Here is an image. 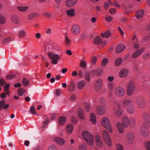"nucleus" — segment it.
I'll use <instances>...</instances> for the list:
<instances>
[{
	"instance_id": "obj_1",
	"label": "nucleus",
	"mask_w": 150,
	"mask_h": 150,
	"mask_svg": "<svg viewBox=\"0 0 150 150\" xmlns=\"http://www.w3.org/2000/svg\"><path fill=\"white\" fill-rule=\"evenodd\" d=\"M82 136L89 145H93L94 142V138L91 133L87 131H85L82 132Z\"/></svg>"
},
{
	"instance_id": "obj_2",
	"label": "nucleus",
	"mask_w": 150,
	"mask_h": 150,
	"mask_svg": "<svg viewBox=\"0 0 150 150\" xmlns=\"http://www.w3.org/2000/svg\"><path fill=\"white\" fill-rule=\"evenodd\" d=\"M101 123L102 125L110 133L112 132V129L111 127L110 122L108 118L103 117L101 120Z\"/></svg>"
},
{
	"instance_id": "obj_3",
	"label": "nucleus",
	"mask_w": 150,
	"mask_h": 150,
	"mask_svg": "<svg viewBox=\"0 0 150 150\" xmlns=\"http://www.w3.org/2000/svg\"><path fill=\"white\" fill-rule=\"evenodd\" d=\"M47 54L49 58L52 59L51 62L52 64H56L57 63L58 61L60 59V56L59 54H55L52 52L48 53Z\"/></svg>"
},
{
	"instance_id": "obj_4",
	"label": "nucleus",
	"mask_w": 150,
	"mask_h": 150,
	"mask_svg": "<svg viewBox=\"0 0 150 150\" xmlns=\"http://www.w3.org/2000/svg\"><path fill=\"white\" fill-rule=\"evenodd\" d=\"M135 88L134 83L132 81L129 82L127 86V95L130 96L133 93Z\"/></svg>"
},
{
	"instance_id": "obj_5",
	"label": "nucleus",
	"mask_w": 150,
	"mask_h": 150,
	"mask_svg": "<svg viewBox=\"0 0 150 150\" xmlns=\"http://www.w3.org/2000/svg\"><path fill=\"white\" fill-rule=\"evenodd\" d=\"M102 136L106 144L109 146H111V140L108 133L105 130H103Z\"/></svg>"
},
{
	"instance_id": "obj_6",
	"label": "nucleus",
	"mask_w": 150,
	"mask_h": 150,
	"mask_svg": "<svg viewBox=\"0 0 150 150\" xmlns=\"http://www.w3.org/2000/svg\"><path fill=\"white\" fill-rule=\"evenodd\" d=\"M115 92L116 95L118 96H122L125 93V90L122 88L117 87L115 89Z\"/></svg>"
},
{
	"instance_id": "obj_7",
	"label": "nucleus",
	"mask_w": 150,
	"mask_h": 150,
	"mask_svg": "<svg viewBox=\"0 0 150 150\" xmlns=\"http://www.w3.org/2000/svg\"><path fill=\"white\" fill-rule=\"evenodd\" d=\"M54 141L57 144L60 145H63L65 143V141L63 138L59 137H54Z\"/></svg>"
},
{
	"instance_id": "obj_8",
	"label": "nucleus",
	"mask_w": 150,
	"mask_h": 150,
	"mask_svg": "<svg viewBox=\"0 0 150 150\" xmlns=\"http://www.w3.org/2000/svg\"><path fill=\"white\" fill-rule=\"evenodd\" d=\"M134 134L132 132H129L127 135L126 140L127 142L131 144L132 143L134 140Z\"/></svg>"
},
{
	"instance_id": "obj_9",
	"label": "nucleus",
	"mask_w": 150,
	"mask_h": 150,
	"mask_svg": "<svg viewBox=\"0 0 150 150\" xmlns=\"http://www.w3.org/2000/svg\"><path fill=\"white\" fill-rule=\"evenodd\" d=\"M103 80L101 79H99L95 84V90L96 91H99L101 89L103 85Z\"/></svg>"
},
{
	"instance_id": "obj_10",
	"label": "nucleus",
	"mask_w": 150,
	"mask_h": 150,
	"mask_svg": "<svg viewBox=\"0 0 150 150\" xmlns=\"http://www.w3.org/2000/svg\"><path fill=\"white\" fill-rule=\"evenodd\" d=\"M144 48H143L140 49L136 50L132 55L133 58H136L142 54L144 51Z\"/></svg>"
},
{
	"instance_id": "obj_11",
	"label": "nucleus",
	"mask_w": 150,
	"mask_h": 150,
	"mask_svg": "<svg viewBox=\"0 0 150 150\" xmlns=\"http://www.w3.org/2000/svg\"><path fill=\"white\" fill-rule=\"evenodd\" d=\"M80 29L78 25L74 24L73 25L71 32L73 34L75 35L77 34L80 33Z\"/></svg>"
},
{
	"instance_id": "obj_12",
	"label": "nucleus",
	"mask_w": 150,
	"mask_h": 150,
	"mask_svg": "<svg viewBox=\"0 0 150 150\" xmlns=\"http://www.w3.org/2000/svg\"><path fill=\"white\" fill-rule=\"evenodd\" d=\"M77 0H66L65 5L69 7H71L74 6L77 3Z\"/></svg>"
},
{
	"instance_id": "obj_13",
	"label": "nucleus",
	"mask_w": 150,
	"mask_h": 150,
	"mask_svg": "<svg viewBox=\"0 0 150 150\" xmlns=\"http://www.w3.org/2000/svg\"><path fill=\"white\" fill-rule=\"evenodd\" d=\"M129 73L128 70L125 69H122L119 73V76L120 78H123L127 76Z\"/></svg>"
},
{
	"instance_id": "obj_14",
	"label": "nucleus",
	"mask_w": 150,
	"mask_h": 150,
	"mask_svg": "<svg viewBox=\"0 0 150 150\" xmlns=\"http://www.w3.org/2000/svg\"><path fill=\"white\" fill-rule=\"evenodd\" d=\"M74 127L71 124H69L66 126L65 128V132L68 134H71L73 132Z\"/></svg>"
},
{
	"instance_id": "obj_15",
	"label": "nucleus",
	"mask_w": 150,
	"mask_h": 150,
	"mask_svg": "<svg viewBox=\"0 0 150 150\" xmlns=\"http://www.w3.org/2000/svg\"><path fill=\"white\" fill-rule=\"evenodd\" d=\"M95 141L98 146L100 147L102 146L103 142L101 137L99 135H96V136Z\"/></svg>"
},
{
	"instance_id": "obj_16",
	"label": "nucleus",
	"mask_w": 150,
	"mask_h": 150,
	"mask_svg": "<svg viewBox=\"0 0 150 150\" xmlns=\"http://www.w3.org/2000/svg\"><path fill=\"white\" fill-rule=\"evenodd\" d=\"M11 19L12 22L14 24H18L20 21L19 17L16 16H11Z\"/></svg>"
},
{
	"instance_id": "obj_17",
	"label": "nucleus",
	"mask_w": 150,
	"mask_h": 150,
	"mask_svg": "<svg viewBox=\"0 0 150 150\" xmlns=\"http://www.w3.org/2000/svg\"><path fill=\"white\" fill-rule=\"evenodd\" d=\"M130 121L129 119L126 117H124L122 118V125L124 127H126L130 124Z\"/></svg>"
},
{
	"instance_id": "obj_18",
	"label": "nucleus",
	"mask_w": 150,
	"mask_h": 150,
	"mask_svg": "<svg viewBox=\"0 0 150 150\" xmlns=\"http://www.w3.org/2000/svg\"><path fill=\"white\" fill-rule=\"evenodd\" d=\"M137 103L139 108L143 107L145 102L144 99L142 98H138L137 100Z\"/></svg>"
},
{
	"instance_id": "obj_19",
	"label": "nucleus",
	"mask_w": 150,
	"mask_h": 150,
	"mask_svg": "<svg viewBox=\"0 0 150 150\" xmlns=\"http://www.w3.org/2000/svg\"><path fill=\"white\" fill-rule=\"evenodd\" d=\"M5 103L6 101L4 100H2L0 101V110L3 109H6L8 107L9 105L6 104Z\"/></svg>"
},
{
	"instance_id": "obj_20",
	"label": "nucleus",
	"mask_w": 150,
	"mask_h": 150,
	"mask_svg": "<svg viewBox=\"0 0 150 150\" xmlns=\"http://www.w3.org/2000/svg\"><path fill=\"white\" fill-rule=\"evenodd\" d=\"M116 126L118 129L119 132L120 134H122L124 132L123 126L122 123L120 122H117L116 124Z\"/></svg>"
},
{
	"instance_id": "obj_21",
	"label": "nucleus",
	"mask_w": 150,
	"mask_h": 150,
	"mask_svg": "<svg viewBox=\"0 0 150 150\" xmlns=\"http://www.w3.org/2000/svg\"><path fill=\"white\" fill-rule=\"evenodd\" d=\"M78 113L79 118L83 120L85 119V117L83 114V110L81 108L79 109L78 111Z\"/></svg>"
},
{
	"instance_id": "obj_22",
	"label": "nucleus",
	"mask_w": 150,
	"mask_h": 150,
	"mask_svg": "<svg viewBox=\"0 0 150 150\" xmlns=\"http://www.w3.org/2000/svg\"><path fill=\"white\" fill-rule=\"evenodd\" d=\"M125 48V46L122 44H120L117 47L116 52L117 53H119L124 50Z\"/></svg>"
},
{
	"instance_id": "obj_23",
	"label": "nucleus",
	"mask_w": 150,
	"mask_h": 150,
	"mask_svg": "<svg viewBox=\"0 0 150 150\" xmlns=\"http://www.w3.org/2000/svg\"><path fill=\"white\" fill-rule=\"evenodd\" d=\"M28 6H17V9L22 12H25L29 8Z\"/></svg>"
},
{
	"instance_id": "obj_24",
	"label": "nucleus",
	"mask_w": 150,
	"mask_h": 150,
	"mask_svg": "<svg viewBox=\"0 0 150 150\" xmlns=\"http://www.w3.org/2000/svg\"><path fill=\"white\" fill-rule=\"evenodd\" d=\"M86 82L82 80L79 81L77 84V86L78 88L81 90L85 86Z\"/></svg>"
},
{
	"instance_id": "obj_25",
	"label": "nucleus",
	"mask_w": 150,
	"mask_h": 150,
	"mask_svg": "<svg viewBox=\"0 0 150 150\" xmlns=\"http://www.w3.org/2000/svg\"><path fill=\"white\" fill-rule=\"evenodd\" d=\"M67 15L70 17H71L75 15V11L73 9H70L66 11Z\"/></svg>"
},
{
	"instance_id": "obj_26",
	"label": "nucleus",
	"mask_w": 150,
	"mask_h": 150,
	"mask_svg": "<svg viewBox=\"0 0 150 150\" xmlns=\"http://www.w3.org/2000/svg\"><path fill=\"white\" fill-rule=\"evenodd\" d=\"M39 14L37 12L32 13L30 14L28 16V18L29 20H31L34 18L38 17L39 16Z\"/></svg>"
},
{
	"instance_id": "obj_27",
	"label": "nucleus",
	"mask_w": 150,
	"mask_h": 150,
	"mask_svg": "<svg viewBox=\"0 0 150 150\" xmlns=\"http://www.w3.org/2000/svg\"><path fill=\"white\" fill-rule=\"evenodd\" d=\"M66 121V118L64 117H61L58 119V123L60 125H64Z\"/></svg>"
},
{
	"instance_id": "obj_28",
	"label": "nucleus",
	"mask_w": 150,
	"mask_h": 150,
	"mask_svg": "<svg viewBox=\"0 0 150 150\" xmlns=\"http://www.w3.org/2000/svg\"><path fill=\"white\" fill-rule=\"evenodd\" d=\"M69 84L68 85L69 87V91H72L75 89V84L73 81H71L69 82Z\"/></svg>"
},
{
	"instance_id": "obj_29",
	"label": "nucleus",
	"mask_w": 150,
	"mask_h": 150,
	"mask_svg": "<svg viewBox=\"0 0 150 150\" xmlns=\"http://www.w3.org/2000/svg\"><path fill=\"white\" fill-rule=\"evenodd\" d=\"M97 112L99 115H102L105 112V110L104 108L102 106H98L97 108Z\"/></svg>"
},
{
	"instance_id": "obj_30",
	"label": "nucleus",
	"mask_w": 150,
	"mask_h": 150,
	"mask_svg": "<svg viewBox=\"0 0 150 150\" xmlns=\"http://www.w3.org/2000/svg\"><path fill=\"white\" fill-rule=\"evenodd\" d=\"M90 121L93 125H95L96 123V118L94 114L91 113L90 115Z\"/></svg>"
},
{
	"instance_id": "obj_31",
	"label": "nucleus",
	"mask_w": 150,
	"mask_h": 150,
	"mask_svg": "<svg viewBox=\"0 0 150 150\" xmlns=\"http://www.w3.org/2000/svg\"><path fill=\"white\" fill-rule=\"evenodd\" d=\"M144 11L143 10H140L138 11L136 13V17L138 18H142L143 16Z\"/></svg>"
},
{
	"instance_id": "obj_32",
	"label": "nucleus",
	"mask_w": 150,
	"mask_h": 150,
	"mask_svg": "<svg viewBox=\"0 0 150 150\" xmlns=\"http://www.w3.org/2000/svg\"><path fill=\"white\" fill-rule=\"evenodd\" d=\"M132 101L129 99L124 100L122 102V105L124 106H128L131 105L130 104L132 103Z\"/></svg>"
},
{
	"instance_id": "obj_33",
	"label": "nucleus",
	"mask_w": 150,
	"mask_h": 150,
	"mask_svg": "<svg viewBox=\"0 0 150 150\" xmlns=\"http://www.w3.org/2000/svg\"><path fill=\"white\" fill-rule=\"evenodd\" d=\"M127 112L130 113H132L134 111L135 108L132 105H129L127 107Z\"/></svg>"
},
{
	"instance_id": "obj_34",
	"label": "nucleus",
	"mask_w": 150,
	"mask_h": 150,
	"mask_svg": "<svg viewBox=\"0 0 150 150\" xmlns=\"http://www.w3.org/2000/svg\"><path fill=\"white\" fill-rule=\"evenodd\" d=\"M102 37L108 38L111 35V33L110 31H107L104 33H102L101 34Z\"/></svg>"
},
{
	"instance_id": "obj_35",
	"label": "nucleus",
	"mask_w": 150,
	"mask_h": 150,
	"mask_svg": "<svg viewBox=\"0 0 150 150\" xmlns=\"http://www.w3.org/2000/svg\"><path fill=\"white\" fill-rule=\"evenodd\" d=\"M79 150H87L86 144L84 143H82L79 145Z\"/></svg>"
},
{
	"instance_id": "obj_36",
	"label": "nucleus",
	"mask_w": 150,
	"mask_h": 150,
	"mask_svg": "<svg viewBox=\"0 0 150 150\" xmlns=\"http://www.w3.org/2000/svg\"><path fill=\"white\" fill-rule=\"evenodd\" d=\"M122 59L120 58H118L116 60L115 62V65L116 66H120L122 63Z\"/></svg>"
},
{
	"instance_id": "obj_37",
	"label": "nucleus",
	"mask_w": 150,
	"mask_h": 150,
	"mask_svg": "<svg viewBox=\"0 0 150 150\" xmlns=\"http://www.w3.org/2000/svg\"><path fill=\"white\" fill-rule=\"evenodd\" d=\"M25 32L23 30H21L18 32V36L19 38H23L25 36Z\"/></svg>"
},
{
	"instance_id": "obj_38",
	"label": "nucleus",
	"mask_w": 150,
	"mask_h": 150,
	"mask_svg": "<svg viewBox=\"0 0 150 150\" xmlns=\"http://www.w3.org/2000/svg\"><path fill=\"white\" fill-rule=\"evenodd\" d=\"M101 42V39L99 37H96L94 39V42L95 44H100Z\"/></svg>"
},
{
	"instance_id": "obj_39",
	"label": "nucleus",
	"mask_w": 150,
	"mask_h": 150,
	"mask_svg": "<svg viewBox=\"0 0 150 150\" xmlns=\"http://www.w3.org/2000/svg\"><path fill=\"white\" fill-rule=\"evenodd\" d=\"M86 63L84 60H82L80 62V66L82 68H85L86 67Z\"/></svg>"
},
{
	"instance_id": "obj_40",
	"label": "nucleus",
	"mask_w": 150,
	"mask_h": 150,
	"mask_svg": "<svg viewBox=\"0 0 150 150\" xmlns=\"http://www.w3.org/2000/svg\"><path fill=\"white\" fill-rule=\"evenodd\" d=\"M122 111L120 108H118L117 110V116L120 117L122 115Z\"/></svg>"
},
{
	"instance_id": "obj_41",
	"label": "nucleus",
	"mask_w": 150,
	"mask_h": 150,
	"mask_svg": "<svg viewBox=\"0 0 150 150\" xmlns=\"http://www.w3.org/2000/svg\"><path fill=\"white\" fill-rule=\"evenodd\" d=\"M22 82L23 85L25 86H28L29 83V81L25 78H23Z\"/></svg>"
},
{
	"instance_id": "obj_42",
	"label": "nucleus",
	"mask_w": 150,
	"mask_h": 150,
	"mask_svg": "<svg viewBox=\"0 0 150 150\" xmlns=\"http://www.w3.org/2000/svg\"><path fill=\"white\" fill-rule=\"evenodd\" d=\"M143 58L144 59H147L150 58V52H147L145 53L143 55Z\"/></svg>"
},
{
	"instance_id": "obj_43",
	"label": "nucleus",
	"mask_w": 150,
	"mask_h": 150,
	"mask_svg": "<svg viewBox=\"0 0 150 150\" xmlns=\"http://www.w3.org/2000/svg\"><path fill=\"white\" fill-rule=\"evenodd\" d=\"M108 87L110 89L112 90L114 87V84L112 82H109L108 83Z\"/></svg>"
},
{
	"instance_id": "obj_44",
	"label": "nucleus",
	"mask_w": 150,
	"mask_h": 150,
	"mask_svg": "<svg viewBox=\"0 0 150 150\" xmlns=\"http://www.w3.org/2000/svg\"><path fill=\"white\" fill-rule=\"evenodd\" d=\"M144 145L147 150H150V142L147 141L145 143Z\"/></svg>"
},
{
	"instance_id": "obj_45",
	"label": "nucleus",
	"mask_w": 150,
	"mask_h": 150,
	"mask_svg": "<svg viewBox=\"0 0 150 150\" xmlns=\"http://www.w3.org/2000/svg\"><path fill=\"white\" fill-rule=\"evenodd\" d=\"M84 106L86 111L87 112H88L90 109V107L89 104L88 103H85L84 104Z\"/></svg>"
},
{
	"instance_id": "obj_46",
	"label": "nucleus",
	"mask_w": 150,
	"mask_h": 150,
	"mask_svg": "<svg viewBox=\"0 0 150 150\" xmlns=\"http://www.w3.org/2000/svg\"><path fill=\"white\" fill-rule=\"evenodd\" d=\"M103 73V71L101 69L97 70L96 71V74L98 76H100L102 75Z\"/></svg>"
},
{
	"instance_id": "obj_47",
	"label": "nucleus",
	"mask_w": 150,
	"mask_h": 150,
	"mask_svg": "<svg viewBox=\"0 0 150 150\" xmlns=\"http://www.w3.org/2000/svg\"><path fill=\"white\" fill-rule=\"evenodd\" d=\"M5 18L1 14H0V23L4 24L6 22Z\"/></svg>"
},
{
	"instance_id": "obj_48",
	"label": "nucleus",
	"mask_w": 150,
	"mask_h": 150,
	"mask_svg": "<svg viewBox=\"0 0 150 150\" xmlns=\"http://www.w3.org/2000/svg\"><path fill=\"white\" fill-rule=\"evenodd\" d=\"M57 147L54 145H50L48 148V150H57Z\"/></svg>"
},
{
	"instance_id": "obj_49",
	"label": "nucleus",
	"mask_w": 150,
	"mask_h": 150,
	"mask_svg": "<svg viewBox=\"0 0 150 150\" xmlns=\"http://www.w3.org/2000/svg\"><path fill=\"white\" fill-rule=\"evenodd\" d=\"M108 59L106 58H104L102 60V66H105L108 63Z\"/></svg>"
},
{
	"instance_id": "obj_50",
	"label": "nucleus",
	"mask_w": 150,
	"mask_h": 150,
	"mask_svg": "<svg viewBox=\"0 0 150 150\" xmlns=\"http://www.w3.org/2000/svg\"><path fill=\"white\" fill-rule=\"evenodd\" d=\"M25 92V90L23 88H20L18 91V94L20 96H22Z\"/></svg>"
},
{
	"instance_id": "obj_51",
	"label": "nucleus",
	"mask_w": 150,
	"mask_h": 150,
	"mask_svg": "<svg viewBox=\"0 0 150 150\" xmlns=\"http://www.w3.org/2000/svg\"><path fill=\"white\" fill-rule=\"evenodd\" d=\"M30 110L31 113L33 115H36V112H35V108L34 106H31L30 108Z\"/></svg>"
},
{
	"instance_id": "obj_52",
	"label": "nucleus",
	"mask_w": 150,
	"mask_h": 150,
	"mask_svg": "<svg viewBox=\"0 0 150 150\" xmlns=\"http://www.w3.org/2000/svg\"><path fill=\"white\" fill-rule=\"evenodd\" d=\"M97 58L96 56H93L91 59V63L93 64H95L97 61Z\"/></svg>"
},
{
	"instance_id": "obj_53",
	"label": "nucleus",
	"mask_w": 150,
	"mask_h": 150,
	"mask_svg": "<svg viewBox=\"0 0 150 150\" xmlns=\"http://www.w3.org/2000/svg\"><path fill=\"white\" fill-rule=\"evenodd\" d=\"M140 45L139 44V41L137 39V42H134V47L135 49H137L139 47Z\"/></svg>"
},
{
	"instance_id": "obj_54",
	"label": "nucleus",
	"mask_w": 150,
	"mask_h": 150,
	"mask_svg": "<svg viewBox=\"0 0 150 150\" xmlns=\"http://www.w3.org/2000/svg\"><path fill=\"white\" fill-rule=\"evenodd\" d=\"M49 118H46L45 119V120L43 122V127H45L49 122Z\"/></svg>"
},
{
	"instance_id": "obj_55",
	"label": "nucleus",
	"mask_w": 150,
	"mask_h": 150,
	"mask_svg": "<svg viewBox=\"0 0 150 150\" xmlns=\"http://www.w3.org/2000/svg\"><path fill=\"white\" fill-rule=\"evenodd\" d=\"M105 19L107 22H109L112 20L113 18L111 16H105Z\"/></svg>"
},
{
	"instance_id": "obj_56",
	"label": "nucleus",
	"mask_w": 150,
	"mask_h": 150,
	"mask_svg": "<svg viewBox=\"0 0 150 150\" xmlns=\"http://www.w3.org/2000/svg\"><path fill=\"white\" fill-rule=\"evenodd\" d=\"M65 42L66 45H69L71 43L70 40L67 36L65 37Z\"/></svg>"
},
{
	"instance_id": "obj_57",
	"label": "nucleus",
	"mask_w": 150,
	"mask_h": 150,
	"mask_svg": "<svg viewBox=\"0 0 150 150\" xmlns=\"http://www.w3.org/2000/svg\"><path fill=\"white\" fill-rule=\"evenodd\" d=\"M15 76L14 74H11L10 75H8L7 76H6V78L8 80H10L14 78Z\"/></svg>"
},
{
	"instance_id": "obj_58",
	"label": "nucleus",
	"mask_w": 150,
	"mask_h": 150,
	"mask_svg": "<svg viewBox=\"0 0 150 150\" xmlns=\"http://www.w3.org/2000/svg\"><path fill=\"white\" fill-rule=\"evenodd\" d=\"M117 150H123V146L119 144H117L116 145Z\"/></svg>"
},
{
	"instance_id": "obj_59",
	"label": "nucleus",
	"mask_w": 150,
	"mask_h": 150,
	"mask_svg": "<svg viewBox=\"0 0 150 150\" xmlns=\"http://www.w3.org/2000/svg\"><path fill=\"white\" fill-rule=\"evenodd\" d=\"M85 77L86 80L89 81L90 80V76L88 73H87L85 74Z\"/></svg>"
},
{
	"instance_id": "obj_60",
	"label": "nucleus",
	"mask_w": 150,
	"mask_h": 150,
	"mask_svg": "<svg viewBox=\"0 0 150 150\" xmlns=\"http://www.w3.org/2000/svg\"><path fill=\"white\" fill-rule=\"evenodd\" d=\"M43 15L48 18L50 17L51 16V14L50 13L47 12H44L43 14Z\"/></svg>"
},
{
	"instance_id": "obj_61",
	"label": "nucleus",
	"mask_w": 150,
	"mask_h": 150,
	"mask_svg": "<svg viewBox=\"0 0 150 150\" xmlns=\"http://www.w3.org/2000/svg\"><path fill=\"white\" fill-rule=\"evenodd\" d=\"M117 29L120 34L122 35H123L124 34V33L123 31L122 28L119 26L117 27Z\"/></svg>"
},
{
	"instance_id": "obj_62",
	"label": "nucleus",
	"mask_w": 150,
	"mask_h": 150,
	"mask_svg": "<svg viewBox=\"0 0 150 150\" xmlns=\"http://www.w3.org/2000/svg\"><path fill=\"white\" fill-rule=\"evenodd\" d=\"M10 87V85L8 83H6L4 87V90L5 91H8Z\"/></svg>"
},
{
	"instance_id": "obj_63",
	"label": "nucleus",
	"mask_w": 150,
	"mask_h": 150,
	"mask_svg": "<svg viewBox=\"0 0 150 150\" xmlns=\"http://www.w3.org/2000/svg\"><path fill=\"white\" fill-rule=\"evenodd\" d=\"M71 122L74 123H76L77 122V120L76 119L74 116L71 117Z\"/></svg>"
},
{
	"instance_id": "obj_64",
	"label": "nucleus",
	"mask_w": 150,
	"mask_h": 150,
	"mask_svg": "<svg viewBox=\"0 0 150 150\" xmlns=\"http://www.w3.org/2000/svg\"><path fill=\"white\" fill-rule=\"evenodd\" d=\"M11 38L10 37H8L4 39V42L5 43H8L10 41Z\"/></svg>"
}]
</instances>
